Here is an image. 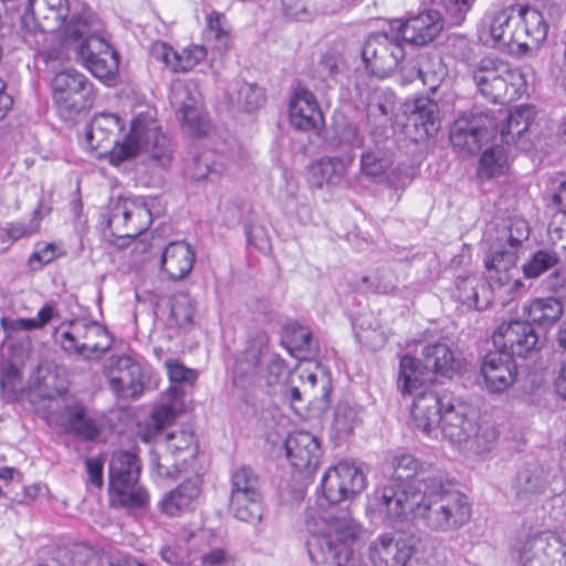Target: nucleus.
Segmentation results:
<instances>
[{
    "label": "nucleus",
    "instance_id": "8",
    "mask_svg": "<svg viewBox=\"0 0 566 566\" xmlns=\"http://www.w3.org/2000/svg\"><path fill=\"white\" fill-rule=\"evenodd\" d=\"M419 462L411 454H401L392 461V475L388 482L374 493V506L382 516L385 523L391 521L390 512L394 506V499H399L398 494L403 492L408 497L417 490L421 491L426 486L427 480L437 478L441 472L419 471Z\"/></svg>",
    "mask_w": 566,
    "mask_h": 566
},
{
    "label": "nucleus",
    "instance_id": "25",
    "mask_svg": "<svg viewBox=\"0 0 566 566\" xmlns=\"http://www.w3.org/2000/svg\"><path fill=\"white\" fill-rule=\"evenodd\" d=\"M286 457L292 467L301 472H314L321 461L322 449L318 439L307 431H294L284 443Z\"/></svg>",
    "mask_w": 566,
    "mask_h": 566
},
{
    "label": "nucleus",
    "instance_id": "17",
    "mask_svg": "<svg viewBox=\"0 0 566 566\" xmlns=\"http://www.w3.org/2000/svg\"><path fill=\"white\" fill-rule=\"evenodd\" d=\"M111 346L112 340L107 331L96 322L71 323L70 329L61 334L63 350L86 359L98 358Z\"/></svg>",
    "mask_w": 566,
    "mask_h": 566
},
{
    "label": "nucleus",
    "instance_id": "22",
    "mask_svg": "<svg viewBox=\"0 0 566 566\" xmlns=\"http://www.w3.org/2000/svg\"><path fill=\"white\" fill-rule=\"evenodd\" d=\"M493 343L501 352L514 356H526L537 348L538 335L527 319L510 321L501 324L493 333Z\"/></svg>",
    "mask_w": 566,
    "mask_h": 566
},
{
    "label": "nucleus",
    "instance_id": "41",
    "mask_svg": "<svg viewBox=\"0 0 566 566\" xmlns=\"http://www.w3.org/2000/svg\"><path fill=\"white\" fill-rule=\"evenodd\" d=\"M229 511L242 522L259 523L263 516L262 493L230 494Z\"/></svg>",
    "mask_w": 566,
    "mask_h": 566
},
{
    "label": "nucleus",
    "instance_id": "38",
    "mask_svg": "<svg viewBox=\"0 0 566 566\" xmlns=\"http://www.w3.org/2000/svg\"><path fill=\"white\" fill-rule=\"evenodd\" d=\"M199 495L200 486L198 480H186L164 496L160 502L161 511L169 516L192 511L196 507Z\"/></svg>",
    "mask_w": 566,
    "mask_h": 566
},
{
    "label": "nucleus",
    "instance_id": "16",
    "mask_svg": "<svg viewBox=\"0 0 566 566\" xmlns=\"http://www.w3.org/2000/svg\"><path fill=\"white\" fill-rule=\"evenodd\" d=\"M321 488L325 500L335 505L360 493L366 488V475L355 461H339L325 472Z\"/></svg>",
    "mask_w": 566,
    "mask_h": 566
},
{
    "label": "nucleus",
    "instance_id": "34",
    "mask_svg": "<svg viewBox=\"0 0 566 566\" xmlns=\"http://www.w3.org/2000/svg\"><path fill=\"white\" fill-rule=\"evenodd\" d=\"M433 377L424 363L409 354L401 356L397 374V388L403 395H416Z\"/></svg>",
    "mask_w": 566,
    "mask_h": 566
},
{
    "label": "nucleus",
    "instance_id": "4",
    "mask_svg": "<svg viewBox=\"0 0 566 566\" xmlns=\"http://www.w3.org/2000/svg\"><path fill=\"white\" fill-rule=\"evenodd\" d=\"M304 525L310 534L307 553L315 566H354L352 545L359 527L347 511L336 515L333 510L310 506L305 511Z\"/></svg>",
    "mask_w": 566,
    "mask_h": 566
},
{
    "label": "nucleus",
    "instance_id": "50",
    "mask_svg": "<svg viewBox=\"0 0 566 566\" xmlns=\"http://www.w3.org/2000/svg\"><path fill=\"white\" fill-rule=\"evenodd\" d=\"M392 158L388 150L382 148L368 149L361 154L360 171L366 177L384 175L391 166Z\"/></svg>",
    "mask_w": 566,
    "mask_h": 566
},
{
    "label": "nucleus",
    "instance_id": "2",
    "mask_svg": "<svg viewBox=\"0 0 566 566\" xmlns=\"http://www.w3.org/2000/svg\"><path fill=\"white\" fill-rule=\"evenodd\" d=\"M123 128L124 122L117 114L99 113L86 126L84 144L90 150L98 151V156L108 154L109 164L113 166H119L142 153L147 154L159 167L166 168L170 165L171 142L149 115H137L132 120L129 134L108 150L114 143L113 136Z\"/></svg>",
    "mask_w": 566,
    "mask_h": 566
},
{
    "label": "nucleus",
    "instance_id": "32",
    "mask_svg": "<svg viewBox=\"0 0 566 566\" xmlns=\"http://www.w3.org/2000/svg\"><path fill=\"white\" fill-rule=\"evenodd\" d=\"M536 115L535 107L532 105H518L509 113L501 112L497 116V128L494 132L500 133L502 143L510 145L516 142L524 132L528 129Z\"/></svg>",
    "mask_w": 566,
    "mask_h": 566
},
{
    "label": "nucleus",
    "instance_id": "36",
    "mask_svg": "<svg viewBox=\"0 0 566 566\" xmlns=\"http://www.w3.org/2000/svg\"><path fill=\"white\" fill-rule=\"evenodd\" d=\"M548 485L547 473L543 467L533 463L522 469L516 476L514 489L516 499L527 504L543 494Z\"/></svg>",
    "mask_w": 566,
    "mask_h": 566
},
{
    "label": "nucleus",
    "instance_id": "23",
    "mask_svg": "<svg viewBox=\"0 0 566 566\" xmlns=\"http://www.w3.org/2000/svg\"><path fill=\"white\" fill-rule=\"evenodd\" d=\"M452 392L422 390L416 394L411 405V421L413 427L428 437H437L438 426L444 412V400Z\"/></svg>",
    "mask_w": 566,
    "mask_h": 566
},
{
    "label": "nucleus",
    "instance_id": "15",
    "mask_svg": "<svg viewBox=\"0 0 566 566\" xmlns=\"http://www.w3.org/2000/svg\"><path fill=\"white\" fill-rule=\"evenodd\" d=\"M361 57L373 74L385 77L398 67L405 57V50L398 34L377 32L365 40Z\"/></svg>",
    "mask_w": 566,
    "mask_h": 566
},
{
    "label": "nucleus",
    "instance_id": "24",
    "mask_svg": "<svg viewBox=\"0 0 566 566\" xmlns=\"http://www.w3.org/2000/svg\"><path fill=\"white\" fill-rule=\"evenodd\" d=\"M108 384L118 398H138L146 386L142 365L126 355L117 357L109 371Z\"/></svg>",
    "mask_w": 566,
    "mask_h": 566
},
{
    "label": "nucleus",
    "instance_id": "27",
    "mask_svg": "<svg viewBox=\"0 0 566 566\" xmlns=\"http://www.w3.org/2000/svg\"><path fill=\"white\" fill-rule=\"evenodd\" d=\"M291 124L301 130L317 129L323 124V113L315 95L305 87L294 88L289 104Z\"/></svg>",
    "mask_w": 566,
    "mask_h": 566
},
{
    "label": "nucleus",
    "instance_id": "28",
    "mask_svg": "<svg viewBox=\"0 0 566 566\" xmlns=\"http://www.w3.org/2000/svg\"><path fill=\"white\" fill-rule=\"evenodd\" d=\"M398 33L403 41L415 45H424L431 42L442 30V17L438 11L428 10L406 22L397 21Z\"/></svg>",
    "mask_w": 566,
    "mask_h": 566
},
{
    "label": "nucleus",
    "instance_id": "5",
    "mask_svg": "<svg viewBox=\"0 0 566 566\" xmlns=\"http://www.w3.org/2000/svg\"><path fill=\"white\" fill-rule=\"evenodd\" d=\"M217 542L218 537L209 528L185 526L161 548L160 556L169 565L232 566V554Z\"/></svg>",
    "mask_w": 566,
    "mask_h": 566
},
{
    "label": "nucleus",
    "instance_id": "11",
    "mask_svg": "<svg viewBox=\"0 0 566 566\" xmlns=\"http://www.w3.org/2000/svg\"><path fill=\"white\" fill-rule=\"evenodd\" d=\"M53 101L64 119L90 109L96 97L93 83L81 72L66 69L52 78Z\"/></svg>",
    "mask_w": 566,
    "mask_h": 566
},
{
    "label": "nucleus",
    "instance_id": "48",
    "mask_svg": "<svg viewBox=\"0 0 566 566\" xmlns=\"http://www.w3.org/2000/svg\"><path fill=\"white\" fill-rule=\"evenodd\" d=\"M559 262L557 252L549 249L535 251L522 265L523 275L526 279H537Z\"/></svg>",
    "mask_w": 566,
    "mask_h": 566
},
{
    "label": "nucleus",
    "instance_id": "14",
    "mask_svg": "<svg viewBox=\"0 0 566 566\" xmlns=\"http://www.w3.org/2000/svg\"><path fill=\"white\" fill-rule=\"evenodd\" d=\"M169 101L176 109L181 128L190 136L199 137L207 132L201 95L193 82L176 80L171 83Z\"/></svg>",
    "mask_w": 566,
    "mask_h": 566
},
{
    "label": "nucleus",
    "instance_id": "10",
    "mask_svg": "<svg viewBox=\"0 0 566 566\" xmlns=\"http://www.w3.org/2000/svg\"><path fill=\"white\" fill-rule=\"evenodd\" d=\"M512 554L520 566H566V542L551 531H530L518 535Z\"/></svg>",
    "mask_w": 566,
    "mask_h": 566
},
{
    "label": "nucleus",
    "instance_id": "64",
    "mask_svg": "<svg viewBox=\"0 0 566 566\" xmlns=\"http://www.w3.org/2000/svg\"><path fill=\"white\" fill-rule=\"evenodd\" d=\"M19 381L20 371L15 366L9 365L2 369L0 374V387L6 399L14 398Z\"/></svg>",
    "mask_w": 566,
    "mask_h": 566
},
{
    "label": "nucleus",
    "instance_id": "31",
    "mask_svg": "<svg viewBox=\"0 0 566 566\" xmlns=\"http://www.w3.org/2000/svg\"><path fill=\"white\" fill-rule=\"evenodd\" d=\"M196 252L185 241H174L166 245L161 253V270L172 281L186 277L192 270Z\"/></svg>",
    "mask_w": 566,
    "mask_h": 566
},
{
    "label": "nucleus",
    "instance_id": "57",
    "mask_svg": "<svg viewBox=\"0 0 566 566\" xmlns=\"http://www.w3.org/2000/svg\"><path fill=\"white\" fill-rule=\"evenodd\" d=\"M48 9L52 19L59 23V25H65L69 21L67 18L71 14L72 7L70 0H29L27 10L34 12L35 10Z\"/></svg>",
    "mask_w": 566,
    "mask_h": 566
},
{
    "label": "nucleus",
    "instance_id": "35",
    "mask_svg": "<svg viewBox=\"0 0 566 566\" xmlns=\"http://www.w3.org/2000/svg\"><path fill=\"white\" fill-rule=\"evenodd\" d=\"M282 344L298 360H311L318 352V344L310 328L296 322L284 326Z\"/></svg>",
    "mask_w": 566,
    "mask_h": 566
},
{
    "label": "nucleus",
    "instance_id": "43",
    "mask_svg": "<svg viewBox=\"0 0 566 566\" xmlns=\"http://www.w3.org/2000/svg\"><path fill=\"white\" fill-rule=\"evenodd\" d=\"M509 168L507 149L501 145L489 147L482 154L478 175L488 179L505 174Z\"/></svg>",
    "mask_w": 566,
    "mask_h": 566
},
{
    "label": "nucleus",
    "instance_id": "26",
    "mask_svg": "<svg viewBox=\"0 0 566 566\" xmlns=\"http://www.w3.org/2000/svg\"><path fill=\"white\" fill-rule=\"evenodd\" d=\"M481 374L491 392H501L514 382L516 364L511 354L501 350L490 352L483 358Z\"/></svg>",
    "mask_w": 566,
    "mask_h": 566
},
{
    "label": "nucleus",
    "instance_id": "9",
    "mask_svg": "<svg viewBox=\"0 0 566 566\" xmlns=\"http://www.w3.org/2000/svg\"><path fill=\"white\" fill-rule=\"evenodd\" d=\"M140 461L130 451H115L108 465V490L113 503L123 507H143L147 491L139 484Z\"/></svg>",
    "mask_w": 566,
    "mask_h": 566
},
{
    "label": "nucleus",
    "instance_id": "53",
    "mask_svg": "<svg viewBox=\"0 0 566 566\" xmlns=\"http://www.w3.org/2000/svg\"><path fill=\"white\" fill-rule=\"evenodd\" d=\"M514 7L510 6L507 9H502L488 17L485 23H488L490 35L494 43L506 45L512 42L513 33L510 30L511 14L510 10Z\"/></svg>",
    "mask_w": 566,
    "mask_h": 566
},
{
    "label": "nucleus",
    "instance_id": "51",
    "mask_svg": "<svg viewBox=\"0 0 566 566\" xmlns=\"http://www.w3.org/2000/svg\"><path fill=\"white\" fill-rule=\"evenodd\" d=\"M206 20V40L213 41L216 49L218 51H226L229 46L230 33L224 14L216 10H212L210 13L207 14Z\"/></svg>",
    "mask_w": 566,
    "mask_h": 566
},
{
    "label": "nucleus",
    "instance_id": "56",
    "mask_svg": "<svg viewBox=\"0 0 566 566\" xmlns=\"http://www.w3.org/2000/svg\"><path fill=\"white\" fill-rule=\"evenodd\" d=\"M224 170L222 164L214 160V154L203 153L193 159L191 177L195 180L209 179L214 182Z\"/></svg>",
    "mask_w": 566,
    "mask_h": 566
},
{
    "label": "nucleus",
    "instance_id": "33",
    "mask_svg": "<svg viewBox=\"0 0 566 566\" xmlns=\"http://www.w3.org/2000/svg\"><path fill=\"white\" fill-rule=\"evenodd\" d=\"M421 355L422 361L432 377L439 375L451 378L460 368V360L444 342L438 340L424 345Z\"/></svg>",
    "mask_w": 566,
    "mask_h": 566
},
{
    "label": "nucleus",
    "instance_id": "49",
    "mask_svg": "<svg viewBox=\"0 0 566 566\" xmlns=\"http://www.w3.org/2000/svg\"><path fill=\"white\" fill-rule=\"evenodd\" d=\"M165 448L180 458L193 459L198 452L195 433L190 430H178L166 434Z\"/></svg>",
    "mask_w": 566,
    "mask_h": 566
},
{
    "label": "nucleus",
    "instance_id": "45",
    "mask_svg": "<svg viewBox=\"0 0 566 566\" xmlns=\"http://www.w3.org/2000/svg\"><path fill=\"white\" fill-rule=\"evenodd\" d=\"M360 422V408L357 405L339 402L336 406L332 428L338 439L350 436Z\"/></svg>",
    "mask_w": 566,
    "mask_h": 566
},
{
    "label": "nucleus",
    "instance_id": "3",
    "mask_svg": "<svg viewBox=\"0 0 566 566\" xmlns=\"http://www.w3.org/2000/svg\"><path fill=\"white\" fill-rule=\"evenodd\" d=\"M398 496L394 499V506L388 509L390 526L415 520L432 532L449 533L458 531L471 518L468 497L453 489L442 473L428 479L426 486L410 494V497L403 492Z\"/></svg>",
    "mask_w": 566,
    "mask_h": 566
},
{
    "label": "nucleus",
    "instance_id": "19",
    "mask_svg": "<svg viewBox=\"0 0 566 566\" xmlns=\"http://www.w3.org/2000/svg\"><path fill=\"white\" fill-rule=\"evenodd\" d=\"M151 224V212L139 199H119L112 208L108 226L119 238L133 239Z\"/></svg>",
    "mask_w": 566,
    "mask_h": 566
},
{
    "label": "nucleus",
    "instance_id": "29",
    "mask_svg": "<svg viewBox=\"0 0 566 566\" xmlns=\"http://www.w3.org/2000/svg\"><path fill=\"white\" fill-rule=\"evenodd\" d=\"M151 54L172 72L185 73L195 69L206 59L207 50L203 45L190 44L181 51H176L165 42H157L153 45Z\"/></svg>",
    "mask_w": 566,
    "mask_h": 566
},
{
    "label": "nucleus",
    "instance_id": "21",
    "mask_svg": "<svg viewBox=\"0 0 566 566\" xmlns=\"http://www.w3.org/2000/svg\"><path fill=\"white\" fill-rule=\"evenodd\" d=\"M21 39L29 49L35 52V57L52 71L66 60L65 27L52 33L36 27L21 28Z\"/></svg>",
    "mask_w": 566,
    "mask_h": 566
},
{
    "label": "nucleus",
    "instance_id": "39",
    "mask_svg": "<svg viewBox=\"0 0 566 566\" xmlns=\"http://www.w3.org/2000/svg\"><path fill=\"white\" fill-rule=\"evenodd\" d=\"M408 122L416 129V139L433 136L439 129L438 105L427 98H418Z\"/></svg>",
    "mask_w": 566,
    "mask_h": 566
},
{
    "label": "nucleus",
    "instance_id": "47",
    "mask_svg": "<svg viewBox=\"0 0 566 566\" xmlns=\"http://www.w3.org/2000/svg\"><path fill=\"white\" fill-rule=\"evenodd\" d=\"M447 52L454 60L462 62L468 72H470L474 64L479 63V55L475 52L476 45L462 34H452L447 40Z\"/></svg>",
    "mask_w": 566,
    "mask_h": 566
},
{
    "label": "nucleus",
    "instance_id": "54",
    "mask_svg": "<svg viewBox=\"0 0 566 566\" xmlns=\"http://www.w3.org/2000/svg\"><path fill=\"white\" fill-rule=\"evenodd\" d=\"M499 438V430L489 422L475 423V429L471 438L465 442L469 449L476 454H484L493 450Z\"/></svg>",
    "mask_w": 566,
    "mask_h": 566
},
{
    "label": "nucleus",
    "instance_id": "30",
    "mask_svg": "<svg viewBox=\"0 0 566 566\" xmlns=\"http://www.w3.org/2000/svg\"><path fill=\"white\" fill-rule=\"evenodd\" d=\"M62 424L65 432L84 442L95 441L103 430L101 421L88 415L80 403L65 406Z\"/></svg>",
    "mask_w": 566,
    "mask_h": 566
},
{
    "label": "nucleus",
    "instance_id": "20",
    "mask_svg": "<svg viewBox=\"0 0 566 566\" xmlns=\"http://www.w3.org/2000/svg\"><path fill=\"white\" fill-rule=\"evenodd\" d=\"M444 403V412L438 428L446 440L460 446L471 438L475 429L471 407L453 394L447 397Z\"/></svg>",
    "mask_w": 566,
    "mask_h": 566
},
{
    "label": "nucleus",
    "instance_id": "40",
    "mask_svg": "<svg viewBox=\"0 0 566 566\" xmlns=\"http://www.w3.org/2000/svg\"><path fill=\"white\" fill-rule=\"evenodd\" d=\"M518 15L523 21V31L528 38V42L520 43V46L528 49L538 48L547 38L548 24L543 15L536 9L520 6Z\"/></svg>",
    "mask_w": 566,
    "mask_h": 566
},
{
    "label": "nucleus",
    "instance_id": "62",
    "mask_svg": "<svg viewBox=\"0 0 566 566\" xmlns=\"http://www.w3.org/2000/svg\"><path fill=\"white\" fill-rule=\"evenodd\" d=\"M165 365L169 380L172 385H192L197 379V373L193 369L187 368L178 360L168 359Z\"/></svg>",
    "mask_w": 566,
    "mask_h": 566
},
{
    "label": "nucleus",
    "instance_id": "60",
    "mask_svg": "<svg viewBox=\"0 0 566 566\" xmlns=\"http://www.w3.org/2000/svg\"><path fill=\"white\" fill-rule=\"evenodd\" d=\"M55 258L56 249L53 243H39L28 259V266L31 272H38Z\"/></svg>",
    "mask_w": 566,
    "mask_h": 566
},
{
    "label": "nucleus",
    "instance_id": "46",
    "mask_svg": "<svg viewBox=\"0 0 566 566\" xmlns=\"http://www.w3.org/2000/svg\"><path fill=\"white\" fill-rule=\"evenodd\" d=\"M82 64L97 78H114L118 71L119 60L117 52H106L104 55H93L86 53Z\"/></svg>",
    "mask_w": 566,
    "mask_h": 566
},
{
    "label": "nucleus",
    "instance_id": "44",
    "mask_svg": "<svg viewBox=\"0 0 566 566\" xmlns=\"http://www.w3.org/2000/svg\"><path fill=\"white\" fill-rule=\"evenodd\" d=\"M350 163L352 158L345 160L340 157H325L312 166V175L319 177L316 182L318 187H322L323 184L336 185L345 175Z\"/></svg>",
    "mask_w": 566,
    "mask_h": 566
},
{
    "label": "nucleus",
    "instance_id": "59",
    "mask_svg": "<svg viewBox=\"0 0 566 566\" xmlns=\"http://www.w3.org/2000/svg\"><path fill=\"white\" fill-rule=\"evenodd\" d=\"M361 284L366 292L389 294L397 289V279L390 271H381L363 276Z\"/></svg>",
    "mask_w": 566,
    "mask_h": 566
},
{
    "label": "nucleus",
    "instance_id": "52",
    "mask_svg": "<svg viewBox=\"0 0 566 566\" xmlns=\"http://www.w3.org/2000/svg\"><path fill=\"white\" fill-rule=\"evenodd\" d=\"M230 494L261 493V483L258 473L249 465H241L231 473Z\"/></svg>",
    "mask_w": 566,
    "mask_h": 566
},
{
    "label": "nucleus",
    "instance_id": "7",
    "mask_svg": "<svg viewBox=\"0 0 566 566\" xmlns=\"http://www.w3.org/2000/svg\"><path fill=\"white\" fill-rule=\"evenodd\" d=\"M286 375L284 359L271 350L263 339L250 343L237 357L233 366V382L243 389L262 385L273 387Z\"/></svg>",
    "mask_w": 566,
    "mask_h": 566
},
{
    "label": "nucleus",
    "instance_id": "12",
    "mask_svg": "<svg viewBox=\"0 0 566 566\" xmlns=\"http://www.w3.org/2000/svg\"><path fill=\"white\" fill-rule=\"evenodd\" d=\"M102 31L101 21L91 10L82 9L80 13L72 14L65 24L66 60L70 59V52L80 60L85 59L86 53L104 55L114 52Z\"/></svg>",
    "mask_w": 566,
    "mask_h": 566
},
{
    "label": "nucleus",
    "instance_id": "61",
    "mask_svg": "<svg viewBox=\"0 0 566 566\" xmlns=\"http://www.w3.org/2000/svg\"><path fill=\"white\" fill-rule=\"evenodd\" d=\"M474 0H439L444 10L446 18L453 25H460Z\"/></svg>",
    "mask_w": 566,
    "mask_h": 566
},
{
    "label": "nucleus",
    "instance_id": "55",
    "mask_svg": "<svg viewBox=\"0 0 566 566\" xmlns=\"http://www.w3.org/2000/svg\"><path fill=\"white\" fill-rule=\"evenodd\" d=\"M187 464L186 457L180 458L166 448L161 454L151 453V465L161 478H176Z\"/></svg>",
    "mask_w": 566,
    "mask_h": 566
},
{
    "label": "nucleus",
    "instance_id": "18",
    "mask_svg": "<svg viewBox=\"0 0 566 566\" xmlns=\"http://www.w3.org/2000/svg\"><path fill=\"white\" fill-rule=\"evenodd\" d=\"M419 542L415 534H381L369 545V559L373 566H407Z\"/></svg>",
    "mask_w": 566,
    "mask_h": 566
},
{
    "label": "nucleus",
    "instance_id": "63",
    "mask_svg": "<svg viewBox=\"0 0 566 566\" xmlns=\"http://www.w3.org/2000/svg\"><path fill=\"white\" fill-rule=\"evenodd\" d=\"M336 137L340 144L348 145L349 147L359 148L364 145V136L354 123L348 122L342 126L338 125Z\"/></svg>",
    "mask_w": 566,
    "mask_h": 566
},
{
    "label": "nucleus",
    "instance_id": "6",
    "mask_svg": "<svg viewBox=\"0 0 566 566\" xmlns=\"http://www.w3.org/2000/svg\"><path fill=\"white\" fill-rule=\"evenodd\" d=\"M469 74L479 92L493 103L506 104L526 92L523 72L493 55L481 56Z\"/></svg>",
    "mask_w": 566,
    "mask_h": 566
},
{
    "label": "nucleus",
    "instance_id": "58",
    "mask_svg": "<svg viewBox=\"0 0 566 566\" xmlns=\"http://www.w3.org/2000/svg\"><path fill=\"white\" fill-rule=\"evenodd\" d=\"M446 67L439 56L429 60L421 61L418 69V76L422 83L428 86L431 91L438 88L440 83L446 76Z\"/></svg>",
    "mask_w": 566,
    "mask_h": 566
},
{
    "label": "nucleus",
    "instance_id": "37",
    "mask_svg": "<svg viewBox=\"0 0 566 566\" xmlns=\"http://www.w3.org/2000/svg\"><path fill=\"white\" fill-rule=\"evenodd\" d=\"M564 314V304L554 296L536 297L522 306V316L531 322L544 327L552 326Z\"/></svg>",
    "mask_w": 566,
    "mask_h": 566
},
{
    "label": "nucleus",
    "instance_id": "13",
    "mask_svg": "<svg viewBox=\"0 0 566 566\" xmlns=\"http://www.w3.org/2000/svg\"><path fill=\"white\" fill-rule=\"evenodd\" d=\"M497 128L495 113L481 111L459 116L450 128V143L462 154H475L494 136Z\"/></svg>",
    "mask_w": 566,
    "mask_h": 566
},
{
    "label": "nucleus",
    "instance_id": "1",
    "mask_svg": "<svg viewBox=\"0 0 566 566\" xmlns=\"http://www.w3.org/2000/svg\"><path fill=\"white\" fill-rule=\"evenodd\" d=\"M530 237V226L523 218H509L495 228L490 239L489 252L484 265L495 271L499 276L491 277L486 283L478 275H459L455 280L453 297L468 308L482 311L491 303V290L499 289L504 293L515 294L524 287V283L511 280L509 272L515 268L523 243Z\"/></svg>",
    "mask_w": 566,
    "mask_h": 566
},
{
    "label": "nucleus",
    "instance_id": "42",
    "mask_svg": "<svg viewBox=\"0 0 566 566\" xmlns=\"http://www.w3.org/2000/svg\"><path fill=\"white\" fill-rule=\"evenodd\" d=\"M228 94L231 102L245 112L256 111L265 103L264 90L243 80H237Z\"/></svg>",
    "mask_w": 566,
    "mask_h": 566
}]
</instances>
